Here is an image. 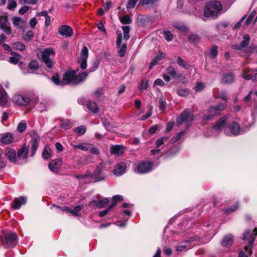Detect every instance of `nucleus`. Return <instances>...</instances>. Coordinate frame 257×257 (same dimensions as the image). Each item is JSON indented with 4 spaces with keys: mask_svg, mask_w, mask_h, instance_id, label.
Masks as SVG:
<instances>
[{
    "mask_svg": "<svg viewBox=\"0 0 257 257\" xmlns=\"http://www.w3.org/2000/svg\"><path fill=\"white\" fill-rule=\"evenodd\" d=\"M76 73V72L75 70L67 71L64 73L62 79H60L58 74H56L52 77V80L57 85H77L83 82L88 75L86 72L81 73L78 75Z\"/></svg>",
    "mask_w": 257,
    "mask_h": 257,
    "instance_id": "obj_1",
    "label": "nucleus"
},
{
    "mask_svg": "<svg viewBox=\"0 0 257 257\" xmlns=\"http://www.w3.org/2000/svg\"><path fill=\"white\" fill-rule=\"evenodd\" d=\"M222 10V7L220 2L217 1L210 2L206 5L204 8V16L206 17H217L220 14Z\"/></svg>",
    "mask_w": 257,
    "mask_h": 257,
    "instance_id": "obj_2",
    "label": "nucleus"
},
{
    "mask_svg": "<svg viewBox=\"0 0 257 257\" xmlns=\"http://www.w3.org/2000/svg\"><path fill=\"white\" fill-rule=\"evenodd\" d=\"M257 229L254 228L252 231H247L244 233L242 239L248 244L245 246L244 249L246 253L250 255L252 251V247L254 243L255 237L257 235Z\"/></svg>",
    "mask_w": 257,
    "mask_h": 257,
    "instance_id": "obj_3",
    "label": "nucleus"
},
{
    "mask_svg": "<svg viewBox=\"0 0 257 257\" xmlns=\"http://www.w3.org/2000/svg\"><path fill=\"white\" fill-rule=\"evenodd\" d=\"M2 240L5 248L14 247L17 244L18 237L15 232L9 231L4 233Z\"/></svg>",
    "mask_w": 257,
    "mask_h": 257,
    "instance_id": "obj_4",
    "label": "nucleus"
},
{
    "mask_svg": "<svg viewBox=\"0 0 257 257\" xmlns=\"http://www.w3.org/2000/svg\"><path fill=\"white\" fill-rule=\"evenodd\" d=\"M55 54L54 49L48 48L45 49L42 53V59L48 69H51L53 66L52 60L50 58Z\"/></svg>",
    "mask_w": 257,
    "mask_h": 257,
    "instance_id": "obj_5",
    "label": "nucleus"
},
{
    "mask_svg": "<svg viewBox=\"0 0 257 257\" xmlns=\"http://www.w3.org/2000/svg\"><path fill=\"white\" fill-rule=\"evenodd\" d=\"M193 114L189 109H185L177 118V124L180 125L185 122L186 126L188 127L189 122L193 120Z\"/></svg>",
    "mask_w": 257,
    "mask_h": 257,
    "instance_id": "obj_6",
    "label": "nucleus"
},
{
    "mask_svg": "<svg viewBox=\"0 0 257 257\" xmlns=\"http://www.w3.org/2000/svg\"><path fill=\"white\" fill-rule=\"evenodd\" d=\"M226 108V105L224 103L219 104L215 106L210 107L208 108V114L203 116V119L209 120L212 117L220 115V111Z\"/></svg>",
    "mask_w": 257,
    "mask_h": 257,
    "instance_id": "obj_7",
    "label": "nucleus"
},
{
    "mask_svg": "<svg viewBox=\"0 0 257 257\" xmlns=\"http://www.w3.org/2000/svg\"><path fill=\"white\" fill-rule=\"evenodd\" d=\"M0 29L7 35H10L12 33L6 14L0 16Z\"/></svg>",
    "mask_w": 257,
    "mask_h": 257,
    "instance_id": "obj_8",
    "label": "nucleus"
},
{
    "mask_svg": "<svg viewBox=\"0 0 257 257\" xmlns=\"http://www.w3.org/2000/svg\"><path fill=\"white\" fill-rule=\"evenodd\" d=\"M88 57V50L87 47H83L81 51L80 56L78 58V62L80 63V67L85 69L87 67V60Z\"/></svg>",
    "mask_w": 257,
    "mask_h": 257,
    "instance_id": "obj_9",
    "label": "nucleus"
},
{
    "mask_svg": "<svg viewBox=\"0 0 257 257\" xmlns=\"http://www.w3.org/2000/svg\"><path fill=\"white\" fill-rule=\"evenodd\" d=\"M103 168L102 166H98L94 172L90 173L89 178L93 179L95 182L103 181L105 178V176L102 174Z\"/></svg>",
    "mask_w": 257,
    "mask_h": 257,
    "instance_id": "obj_10",
    "label": "nucleus"
},
{
    "mask_svg": "<svg viewBox=\"0 0 257 257\" xmlns=\"http://www.w3.org/2000/svg\"><path fill=\"white\" fill-rule=\"evenodd\" d=\"M31 141L30 142L31 145V156H34L36 152V151L38 148V144L40 142V139L38 134L36 133H33L31 135Z\"/></svg>",
    "mask_w": 257,
    "mask_h": 257,
    "instance_id": "obj_11",
    "label": "nucleus"
},
{
    "mask_svg": "<svg viewBox=\"0 0 257 257\" xmlns=\"http://www.w3.org/2000/svg\"><path fill=\"white\" fill-rule=\"evenodd\" d=\"M121 43H122V35L120 33L117 34L116 45L117 48L119 49V50L118 51L119 56L120 57H123L124 56L125 52H126V44L123 43L122 45H121Z\"/></svg>",
    "mask_w": 257,
    "mask_h": 257,
    "instance_id": "obj_12",
    "label": "nucleus"
},
{
    "mask_svg": "<svg viewBox=\"0 0 257 257\" xmlns=\"http://www.w3.org/2000/svg\"><path fill=\"white\" fill-rule=\"evenodd\" d=\"M62 165V160L61 158L52 160L48 164L50 170L53 172H58Z\"/></svg>",
    "mask_w": 257,
    "mask_h": 257,
    "instance_id": "obj_13",
    "label": "nucleus"
},
{
    "mask_svg": "<svg viewBox=\"0 0 257 257\" xmlns=\"http://www.w3.org/2000/svg\"><path fill=\"white\" fill-rule=\"evenodd\" d=\"M152 164L149 162H144L139 164L137 168L138 173H146L152 170Z\"/></svg>",
    "mask_w": 257,
    "mask_h": 257,
    "instance_id": "obj_14",
    "label": "nucleus"
},
{
    "mask_svg": "<svg viewBox=\"0 0 257 257\" xmlns=\"http://www.w3.org/2000/svg\"><path fill=\"white\" fill-rule=\"evenodd\" d=\"M13 101L14 103L18 105H24L28 104L29 103L30 99L28 97L17 94L13 97Z\"/></svg>",
    "mask_w": 257,
    "mask_h": 257,
    "instance_id": "obj_15",
    "label": "nucleus"
},
{
    "mask_svg": "<svg viewBox=\"0 0 257 257\" xmlns=\"http://www.w3.org/2000/svg\"><path fill=\"white\" fill-rule=\"evenodd\" d=\"M58 32L60 35L63 37H69L72 36L73 30L71 27L69 26L63 25L59 28Z\"/></svg>",
    "mask_w": 257,
    "mask_h": 257,
    "instance_id": "obj_16",
    "label": "nucleus"
},
{
    "mask_svg": "<svg viewBox=\"0 0 257 257\" xmlns=\"http://www.w3.org/2000/svg\"><path fill=\"white\" fill-rule=\"evenodd\" d=\"M14 137L12 134L6 133L0 135V141L4 145H8L13 142Z\"/></svg>",
    "mask_w": 257,
    "mask_h": 257,
    "instance_id": "obj_17",
    "label": "nucleus"
},
{
    "mask_svg": "<svg viewBox=\"0 0 257 257\" xmlns=\"http://www.w3.org/2000/svg\"><path fill=\"white\" fill-rule=\"evenodd\" d=\"M124 147L121 145H113L110 148V153L111 155H114L118 156L121 155L124 153Z\"/></svg>",
    "mask_w": 257,
    "mask_h": 257,
    "instance_id": "obj_18",
    "label": "nucleus"
},
{
    "mask_svg": "<svg viewBox=\"0 0 257 257\" xmlns=\"http://www.w3.org/2000/svg\"><path fill=\"white\" fill-rule=\"evenodd\" d=\"M109 200L107 198H105L99 201L92 200L89 202V206H96L98 208H102L108 202Z\"/></svg>",
    "mask_w": 257,
    "mask_h": 257,
    "instance_id": "obj_19",
    "label": "nucleus"
},
{
    "mask_svg": "<svg viewBox=\"0 0 257 257\" xmlns=\"http://www.w3.org/2000/svg\"><path fill=\"white\" fill-rule=\"evenodd\" d=\"M5 156L11 162H15L17 160L16 151L11 148H6L5 151Z\"/></svg>",
    "mask_w": 257,
    "mask_h": 257,
    "instance_id": "obj_20",
    "label": "nucleus"
},
{
    "mask_svg": "<svg viewBox=\"0 0 257 257\" xmlns=\"http://www.w3.org/2000/svg\"><path fill=\"white\" fill-rule=\"evenodd\" d=\"M235 76L233 73L225 74L222 78V83L223 84H230L235 81Z\"/></svg>",
    "mask_w": 257,
    "mask_h": 257,
    "instance_id": "obj_21",
    "label": "nucleus"
},
{
    "mask_svg": "<svg viewBox=\"0 0 257 257\" xmlns=\"http://www.w3.org/2000/svg\"><path fill=\"white\" fill-rule=\"evenodd\" d=\"M125 169V164L124 162H121L116 166L115 168L113 170V173L117 176L121 175L124 173Z\"/></svg>",
    "mask_w": 257,
    "mask_h": 257,
    "instance_id": "obj_22",
    "label": "nucleus"
},
{
    "mask_svg": "<svg viewBox=\"0 0 257 257\" xmlns=\"http://www.w3.org/2000/svg\"><path fill=\"white\" fill-rule=\"evenodd\" d=\"M26 198L25 197L21 196L18 198H16L14 199L13 208L14 209H18L21 207L22 205L26 203Z\"/></svg>",
    "mask_w": 257,
    "mask_h": 257,
    "instance_id": "obj_23",
    "label": "nucleus"
},
{
    "mask_svg": "<svg viewBox=\"0 0 257 257\" xmlns=\"http://www.w3.org/2000/svg\"><path fill=\"white\" fill-rule=\"evenodd\" d=\"M230 133L234 136L238 135L239 134L240 129L239 124L233 121L229 127Z\"/></svg>",
    "mask_w": 257,
    "mask_h": 257,
    "instance_id": "obj_24",
    "label": "nucleus"
},
{
    "mask_svg": "<svg viewBox=\"0 0 257 257\" xmlns=\"http://www.w3.org/2000/svg\"><path fill=\"white\" fill-rule=\"evenodd\" d=\"M227 118V116L220 118L218 121L214 125L213 128L216 131L220 130L225 125Z\"/></svg>",
    "mask_w": 257,
    "mask_h": 257,
    "instance_id": "obj_25",
    "label": "nucleus"
},
{
    "mask_svg": "<svg viewBox=\"0 0 257 257\" xmlns=\"http://www.w3.org/2000/svg\"><path fill=\"white\" fill-rule=\"evenodd\" d=\"M165 57V55L162 52L160 51L158 55L156 56L151 62L149 69H152L153 66L156 65L158 64V62Z\"/></svg>",
    "mask_w": 257,
    "mask_h": 257,
    "instance_id": "obj_26",
    "label": "nucleus"
},
{
    "mask_svg": "<svg viewBox=\"0 0 257 257\" xmlns=\"http://www.w3.org/2000/svg\"><path fill=\"white\" fill-rule=\"evenodd\" d=\"M158 0H140L139 5L143 7H151L158 3Z\"/></svg>",
    "mask_w": 257,
    "mask_h": 257,
    "instance_id": "obj_27",
    "label": "nucleus"
},
{
    "mask_svg": "<svg viewBox=\"0 0 257 257\" xmlns=\"http://www.w3.org/2000/svg\"><path fill=\"white\" fill-rule=\"evenodd\" d=\"M233 242V236L231 234L225 236L222 241V245L223 246L229 247L231 245Z\"/></svg>",
    "mask_w": 257,
    "mask_h": 257,
    "instance_id": "obj_28",
    "label": "nucleus"
},
{
    "mask_svg": "<svg viewBox=\"0 0 257 257\" xmlns=\"http://www.w3.org/2000/svg\"><path fill=\"white\" fill-rule=\"evenodd\" d=\"M71 145L74 148H77L84 151L89 150L90 147L91 146V144L87 143L80 144L78 145L71 144Z\"/></svg>",
    "mask_w": 257,
    "mask_h": 257,
    "instance_id": "obj_29",
    "label": "nucleus"
},
{
    "mask_svg": "<svg viewBox=\"0 0 257 257\" xmlns=\"http://www.w3.org/2000/svg\"><path fill=\"white\" fill-rule=\"evenodd\" d=\"M42 156L43 158L45 160H48L52 158V151L48 146L45 147L43 151Z\"/></svg>",
    "mask_w": 257,
    "mask_h": 257,
    "instance_id": "obj_30",
    "label": "nucleus"
},
{
    "mask_svg": "<svg viewBox=\"0 0 257 257\" xmlns=\"http://www.w3.org/2000/svg\"><path fill=\"white\" fill-rule=\"evenodd\" d=\"M7 102V96L6 91L0 86V104L5 105Z\"/></svg>",
    "mask_w": 257,
    "mask_h": 257,
    "instance_id": "obj_31",
    "label": "nucleus"
},
{
    "mask_svg": "<svg viewBox=\"0 0 257 257\" xmlns=\"http://www.w3.org/2000/svg\"><path fill=\"white\" fill-rule=\"evenodd\" d=\"M12 20L14 26L19 27L20 28H21L25 24L24 21L19 17H14Z\"/></svg>",
    "mask_w": 257,
    "mask_h": 257,
    "instance_id": "obj_32",
    "label": "nucleus"
},
{
    "mask_svg": "<svg viewBox=\"0 0 257 257\" xmlns=\"http://www.w3.org/2000/svg\"><path fill=\"white\" fill-rule=\"evenodd\" d=\"M87 108L93 113H97L98 112L99 108L97 104L93 102L90 101L87 104Z\"/></svg>",
    "mask_w": 257,
    "mask_h": 257,
    "instance_id": "obj_33",
    "label": "nucleus"
},
{
    "mask_svg": "<svg viewBox=\"0 0 257 257\" xmlns=\"http://www.w3.org/2000/svg\"><path fill=\"white\" fill-rule=\"evenodd\" d=\"M28 149L24 147L18 151V156L19 158L25 159L28 157Z\"/></svg>",
    "mask_w": 257,
    "mask_h": 257,
    "instance_id": "obj_34",
    "label": "nucleus"
},
{
    "mask_svg": "<svg viewBox=\"0 0 257 257\" xmlns=\"http://www.w3.org/2000/svg\"><path fill=\"white\" fill-rule=\"evenodd\" d=\"M255 72L253 70H250L249 69L244 70L242 74V76L243 78L246 80L251 79L253 81L252 73Z\"/></svg>",
    "mask_w": 257,
    "mask_h": 257,
    "instance_id": "obj_35",
    "label": "nucleus"
},
{
    "mask_svg": "<svg viewBox=\"0 0 257 257\" xmlns=\"http://www.w3.org/2000/svg\"><path fill=\"white\" fill-rule=\"evenodd\" d=\"M188 40L191 43H196L200 41V37L196 34H191L188 36Z\"/></svg>",
    "mask_w": 257,
    "mask_h": 257,
    "instance_id": "obj_36",
    "label": "nucleus"
},
{
    "mask_svg": "<svg viewBox=\"0 0 257 257\" xmlns=\"http://www.w3.org/2000/svg\"><path fill=\"white\" fill-rule=\"evenodd\" d=\"M249 41H250L249 35L248 34L245 35L243 37V40L240 44L241 48H242V49L246 48L249 44Z\"/></svg>",
    "mask_w": 257,
    "mask_h": 257,
    "instance_id": "obj_37",
    "label": "nucleus"
},
{
    "mask_svg": "<svg viewBox=\"0 0 257 257\" xmlns=\"http://www.w3.org/2000/svg\"><path fill=\"white\" fill-rule=\"evenodd\" d=\"M123 34V39L127 41L130 38L129 33L130 31V27L128 26H123L122 27Z\"/></svg>",
    "mask_w": 257,
    "mask_h": 257,
    "instance_id": "obj_38",
    "label": "nucleus"
},
{
    "mask_svg": "<svg viewBox=\"0 0 257 257\" xmlns=\"http://www.w3.org/2000/svg\"><path fill=\"white\" fill-rule=\"evenodd\" d=\"M83 207V205H77L74 207L73 210H71L69 208L68 212L77 216H78V212L82 209Z\"/></svg>",
    "mask_w": 257,
    "mask_h": 257,
    "instance_id": "obj_39",
    "label": "nucleus"
},
{
    "mask_svg": "<svg viewBox=\"0 0 257 257\" xmlns=\"http://www.w3.org/2000/svg\"><path fill=\"white\" fill-rule=\"evenodd\" d=\"M177 62L180 66L185 69L189 68V65L180 56L177 57Z\"/></svg>",
    "mask_w": 257,
    "mask_h": 257,
    "instance_id": "obj_40",
    "label": "nucleus"
},
{
    "mask_svg": "<svg viewBox=\"0 0 257 257\" xmlns=\"http://www.w3.org/2000/svg\"><path fill=\"white\" fill-rule=\"evenodd\" d=\"M166 72L168 74L172 76L174 78H176V71L175 68L171 66H169L166 69Z\"/></svg>",
    "mask_w": 257,
    "mask_h": 257,
    "instance_id": "obj_41",
    "label": "nucleus"
},
{
    "mask_svg": "<svg viewBox=\"0 0 257 257\" xmlns=\"http://www.w3.org/2000/svg\"><path fill=\"white\" fill-rule=\"evenodd\" d=\"M218 47L217 46L213 45L212 46L210 50V55L213 58H215L218 54Z\"/></svg>",
    "mask_w": 257,
    "mask_h": 257,
    "instance_id": "obj_42",
    "label": "nucleus"
},
{
    "mask_svg": "<svg viewBox=\"0 0 257 257\" xmlns=\"http://www.w3.org/2000/svg\"><path fill=\"white\" fill-rule=\"evenodd\" d=\"M26 127L27 123L25 121L23 120L18 124L17 130L19 133H22L26 130Z\"/></svg>",
    "mask_w": 257,
    "mask_h": 257,
    "instance_id": "obj_43",
    "label": "nucleus"
},
{
    "mask_svg": "<svg viewBox=\"0 0 257 257\" xmlns=\"http://www.w3.org/2000/svg\"><path fill=\"white\" fill-rule=\"evenodd\" d=\"M13 45L14 48L21 51L25 50L26 48L25 45L22 42H16L14 43Z\"/></svg>",
    "mask_w": 257,
    "mask_h": 257,
    "instance_id": "obj_44",
    "label": "nucleus"
},
{
    "mask_svg": "<svg viewBox=\"0 0 257 257\" xmlns=\"http://www.w3.org/2000/svg\"><path fill=\"white\" fill-rule=\"evenodd\" d=\"M185 134V132L184 131H181L180 132H179L178 133H177L176 134V136L173 138H172L170 141L171 143H175L176 142L179 141L181 138L182 137H183Z\"/></svg>",
    "mask_w": 257,
    "mask_h": 257,
    "instance_id": "obj_45",
    "label": "nucleus"
},
{
    "mask_svg": "<svg viewBox=\"0 0 257 257\" xmlns=\"http://www.w3.org/2000/svg\"><path fill=\"white\" fill-rule=\"evenodd\" d=\"M120 21L122 24H128L132 22V20L128 15H124L120 18Z\"/></svg>",
    "mask_w": 257,
    "mask_h": 257,
    "instance_id": "obj_46",
    "label": "nucleus"
},
{
    "mask_svg": "<svg viewBox=\"0 0 257 257\" xmlns=\"http://www.w3.org/2000/svg\"><path fill=\"white\" fill-rule=\"evenodd\" d=\"M86 128L84 126H79L75 129V132L79 135H84L86 132Z\"/></svg>",
    "mask_w": 257,
    "mask_h": 257,
    "instance_id": "obj_47",
    "label": "nucleus"
},
{
    "mask_svg": "<svg viewBox=\"0 0 257 257\" xmlns=\"http://www.w3.org/2000/svg\"><path fill=\"white\" fill-rule=\"evenodd\" d=\"M189 93V90L188 89H180L178 90L177 94L181 97H186Z\"/></svg>",
    "mask_w": 257,
    "mask_h": 257,
    "instance_id": "obj_48",
    "label": "nucleus"
},
{
    "mask_svg": "<svg viewBox=\"0 0 257 257\" xmlns=\"http://www.w3.org/2000/svg\"><path fill=\"white\" fill-rule=\"evenodd\" d=\"M139 0H128L127 3L126 8L127 9H133L136 6Z\"/></svg>",
    "mask_w": 257,
    "mask_h": 257,
    "instance_id": "obj_49",
    "label": "nucleus"
},
{
    "mask_svg": "<svg viewBox=\"0 0 257 257\" xmlns=\"http://www.w3.org/2000/svg\"><path fill=\"white\" fill-rule=\"evenodd\" d=\"M33 32L31 30L27 32L26 34L24 36V40L25 41H29L33 37Z\"/></svg>",
    "mask_w": 257,
    "mask_h": 257,
    "instance_id": "obj_50",
    "label": "nucleus"
},
{
    "mask_svg": "<svg viewBox=\"0 0 257 257\" xmlns=\"http://www.w3.org/2000/svg\"><path fill=\"white\" fill-rule=\"evenodd\" d=\"M164 34L165 35V39L167 41H170L173 39V34L170 31H164Z\"/></svg>",
    "mask_w": 257,
    "mask_h": 257,
    "instance_id": "obj_51",
    "label": "nucleus"
},
{
    "mask_svg": "<svg viewBox=\"0 0 257 257\" xmlns=\"http://www.w3.org/2000/svg\"><path fill=\"white\" fill-rule=\"evenodd\" d=\"M30 69L36 70L38 68V64L35 60H33L30 62L28 65Z\"/></svg>",
    "mask_w": 257,
    "mask_h": 257,
    "instance_id": "obj_52",
    "label": "nucleus"
},
{
    "mask_svg": "<svg viewBox=\"0 0 257 257\" xmlns=\"http://www.w3.org/2000/svg\"><path fill=\"white\" fill-rule=\"evenodd\" d=\"M166 101L163 98H160L159 101V106L161 110H164L165 109Z\"/></svg>",
    "mask_w": 257,
    "mask_h": 257,
    "instance_id": "obj_53",
    "label": "nucleus"
},
{
    "mask_svg": "<svg viewBox=\"0 0 257 257\" xmlns=\"http://www.w3.org/2000/svg\"><path fill=\"white\" fill-rule=\"evenodd\" d=\"M254 16H255V13H254L253 12H252L250 14H249V15L248 16V17L245 22V24L246 26H249L251 24Z\"/></svg>",
    "mask_w": 257,
    "mask_h": 257,
    "instance_id": "obj_54",
    "label": "nucleus"
},
{
    "mask_svg": "<svg viewBox=\"0 0 257 257\" xmlns=\"http://www.w3.org/2000/svg\"><path fill=\"white\" fill-rule=\"evenodd\" d=\"M17 6V3L15 0H8V8L12 10Z\"/></svg>",
    "mask_w": 257,
    "mask_h": 257,
    "instance_id": "obj_55",
    "label": "nucleus"
},
{
    "mask_svg": "<svg viewBox=\"0 0 257 257\" xmlns=\"http://www.w3.org/2000/svg\"><path fill=\"white\" fill-rule=\"evenodd\" d=\"M167 140V139H166L165 137H162L160 139H158L156 142V145L157 148L160 147L162 145H163L165 143V141Z\"/></svg>",
    "mask_w": 257,
    "mask_h": 257,
    "instance_id": "obj_56",
    "label": "nucleus"
},
{
    "mask_svg": "<svg viewBox=\"0 0 257 257\" xmlns=\"http://www.w3.org/2000/svg\"><path fill=\"white\" fill-rule=\"evenodd\" d=\"M53 207H55L57 209H58V210H60V211H61L62 212H64V211L68 212V210H69V208L66 206L61 207V206H58V205H56L55 204H52L51 206V209H52Z\"/></svg>",
    "mask_w": 257,
    "mask_h": 257,
    "instance_id": "obj_57",
    "label": "nucleus"
},
{
    "mask_svg": "<svg viewBox=\"0 0 257 257\" xmlns=\"http://www.w3.org/2000/svg\"><path fill=\"white\" fill-rule=\"evenodd\" d=\"M205 88V85L202 83H198L194 87V90L196 92L202 90Z\"/></svg>",
    "mask_w": 257,
    "mask_h": 257,
    "instance_id": "obj_58",
    "label": "nucleus"
},
{
    "mask_svg": "<svg viewBox=\"0 0 257 257\" xmlns=\"http://www.w3.org/2000/svg\"><path fill=\"white\" fill-rule=\"evenodd\" d=\"M61 125L65 130L69 129L72 126L70 121L69 120L62 122Z\"/></svg>",
    "mask_w": 257,
    "mask_h": 257,
    "instance_id": "obj_59",
    "label": "nucleus"
},
{
    "mask_svg": "<svg viewBox=\"0 0 257 257\" xmlns=\"http://www.w3.org/2000/svg\"><path fill=\"white\" fill-rule=\"evenodd\" d=\"M103 91L101 88L97 89L94 92L95 96L97 98H100L103 95Z\"/></svg>",
    "mask_w": 257,
    "mask_h": 257,
    "instance_id": "obj_60",
    "label": "nucleus"
},
{
    "mask_svg": "<svg viewBox=\"0 0 257 257\" xmlns=\"http://www.w3.org/2000/svg\"><path fill=\"white\" fill-rule=\"evenodd\" d=\"M89 175H90V172L87 171L86 173L83 175H75V177L77 179H85V178H89Z\"/></svg>",
    "mask_w": 257,
    "mask_h": 257,
    "instance_id": "obj_61",
    "label": "nucleus"
},
{
    "mask_svg": "<svg viewBox=\"0 0 257 257\" xmlns=\"http://www.w3.org/2000/svg\"><path fill=\"white\" fill-rule=\"evenodd\" d=\"M18 56H19L18 57H15V56L11 57L10 58V63H11L12 64H17L19 62V59L20 57V55H19Z\"/></svg>",
    "mask_w": 257,
    "mask_h": 257,
    "instance_id": "obj_62",
    "label": "nucleus"
},
{
    "mask_svg": "<svg viewBox=\"0 0 257 257\" xmlns=\"http://www.w3.org/2000/svg\"><path fill=\"white\" fill-rule=\"evenodd\" d=\"M149 84L148 81H145V80H143L142 81V84L140 86V89L141 90L147 89L148 87Z\"/></svg>",
    "mask_w": 257,
    "mask_h": 257,
    "instance_id": "obj_63",
    "label": "nucleus"
},
{
    "mask_svg": "<svg viewBox=\"0 0 257 257\" xmlns=\"http://www.w3.org/2000/svg\"><path fill=\"white\" fill-rule=\"evenodd\" d=\"M37 24V20L35 18H33L30 20V26L32 29H34Z\"/></svg>",
    "mask_w": 257,
    "mask_h": 257,
    "instance_id": "obj_64",
    "label": "nucleus"
}]
</instances>
